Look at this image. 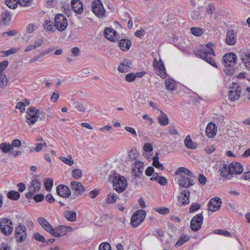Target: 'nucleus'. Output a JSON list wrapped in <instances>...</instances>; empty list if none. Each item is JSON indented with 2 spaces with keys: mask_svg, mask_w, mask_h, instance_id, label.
<instances>
[{
  "mask_svg": "<svg viewBox=\"0 0 250 250\" xmlns=\"http://www.w3.org/2000/svg\"><path fill=\"white\" fill-rule=\"evenodd\" d=\"M0 230L3 234L9 235L13 230L12 221L8 218H1L0 219Z\"/></svg>",
  "mask_w": 250,
  "mask_h": 250,
  "instance_id": "nucleus-6",
  "label": "nucleus"
},
{
  "mask_svg": "<svg viewBox=\"0 0 250 250\" xmlns=\"http://www.w3.org/2000/svg\"><path fill=\"white\" fill-rule=\"evenodd\" d=\"M17 2L16 0H5L6 5L11 9H15L17 6Z\"/></svg>",
  "mask_w": 250,
  "mask_h": 250,
  "instance_id": "nucleus-47",
  "label": "nucleus"
},
{
  "mask_svg": "<svg viewBox=\"0 0 250 250\" xmlns=\"http://www.w3.org/2000/svg\"><path fill=\"white\" fill-rule=\"evenodd\" d=\"M144 169V165L143 162L140 161H136L133 164V168L132 169V174L133 176H134V178L132 179V181L134 182V180H136L135 178H141L142 174L143 172Z\"/></svg>",
  "mask_w": 250,
  "mask_h": 250,
  "instance_id": "nucleus-12",
  "label": "nucleus"
},
{
  "mask_svg": "<svg viewBox=\"0 0 250 250\" xmlns=\"http://www.w3.org/2000/svg\"><path fill=\"white\" fill-rule=\"evenodd\" d=\"M0 148L1 149L2 152L4 153H6L11 150H12L11 145L6 143H2L0 145Z\"/></svg>",
  "mask_w": 250,
  "mask_h": 250,
  "instance_id": "nucleus-41",
  "label": "nucleus"
},
{
  "mask_svg": "<svg viewBox=\"0 0 250 250\" xmlns=\"http://www.w3.org/2000/svg\"><path fill=\"white\" fill-rule=\"evenodd\" d=\"M53 184V181L52 179L48 178L44 180V185L47 191H49L51 190Z\"/></svg>",
  "mask_w": 250,
  "mask_h": 250,
  "instance_id": "nucleus-44",
  "label": "nucleus"
},
{
  "mask_svg": "<svg viewBox=\"0 0 250 250\" xmlns=\"http://www.w3.org/2000/svg\"><path fill=\"white\" fill-rule=\"evenodd\" d=\"M237 57L235 53H228L224 55L222 59L223 64L225 66L224 72L227 75H232L235 69L234 65L236 64Z\"/></svg>",
  "mask_w": 250,
  "mask_h": 250,
  "instance_id": "nucleus-1",
  "label": "nucleus"
},
{
  "mask_svg": "<svg viewBox=\"0 0 250 250\" xmlns=\"http://www.w3.org/2000/svg\"><path fill=\"white\" fill-rule=\"evenodd\" d=\"M160 115L158 117L159 123L163 126L167 125L168 124V119L167 116L162 111L160 110Z\"/></svg>",
  "mask_w": 250,
  "mask_h": 250,
  "instance_id": "nucleus-36",
  "label": "nucleus"
},
{
  "mask_svg": "<svg viewBox=\"0 0 250 250\" xmlns=\"http://www.w3.org/2000/svg\"><path fill=\"white\" fill-rule=\"evenodd\" d=\"M71 3L72 9L75 12L81 14L83 12V4L80 0H71Z\"/></svg>",
  "mask_w": 250,
  "mask_h": 250,
  "instance_id": "nucleus-26",
  "label": "nucleus"
},
{
  "mask_svg": "<svg viewBox=\"0 0 250 250\" xmlns=\"http://www.w3.org/2000/svg\"><path fill=\"white\" fill-rule=\"evenodd\" d=\"M229 174L230 175L240 174L243 171V167L242 165L237 162H233L229 165Z\"/></svg>",
  "mask_w": 250,
  "mask_h": 250,
  "instance_id": "nucleus-21",
  "label": "nucleus"
},
{
  "mask_svg": "<svg viewBox=\"0 0 250 250\" xmlns=\"http://www.w3.org/2000/svg\"><path fill=\"white\" fill-rule=\"evenodd\" d=\"M21 143L20 140L15 139L12 142L11 146L12 147V148L13 149V147H20L21 146Z\"/></svg>",
  "mask_w": 250,
  "mask_h": 250,
  "instance_id": "nucleus-58",
  "label": "nucleus"
},
{
  "mask_svg": "<svg viewBox=\"0 0 250 250\" xmlns=\"http://www.w3.org/2000/svg\"><path fill=\"white\" fill-rule=\"evenodd\" d=\"M18 51V49H17L16 48H12L10 49L9 50H6V51H2V53H3L5 56H8L11 54H14L16 52H17Z\"/></svg>",
  "mask_w": 250,
  "mask_h": 250,
  "instance_id": "nucleus-57",
  "label": "nucleus"
},
{
  "mask_svg": "<svg viewBox=\"0 0 250 250\" xmlns=\"http://www.w3.org/2000/svg\"><path fill=\"white\" fill-rule=\"evenodd\" d=\"M8 65V62L7 61L0 62V86L1 87H5L7 84L6 75L1 72L7 67Z\"/></svg>",
  "mask_w": 250,
  "mask_h": 250,
  "instance_id": "nucleus-17",
  "label": "nucleus"
},
{
  "mask_svg": "<svg viewBox=\"0 0 250 250\" xmlns=\"http://www.w3.org/2000/svg\"><path fill=\"white\" fill-rule=\"evenodd\" d=\"M184 144L188 148L195 149L197 147V144L193 143L189 135L186 137Z\"/></svg>",
  "mask_w": 250,
  "mask_h": 250,
  "instance_id": "nucleus-38",
  "label": "nucleus"
},
{
  "mask_svg": "<svg viewBox=\"0 0 250 250\" xmlns=\"http://www.w3.org/2000/svg\"><path fill=\"white\" fill-rule=\"evenodd\" d=\"M82 171L80 169H74L72 171V176L75 179H79L82 176Z\"/></svg>",
  "mask_w": 250,
  "mask_h": 250,
  "instance_id": "nucleus-48",
  "label": "nucleus"
},
{
  "mask_svg": "<svg viewBox=\"0 0 250 250\" xmlns=\"http://www.w3.org/2000/svg\"><path fill=\"white\" fill-rule=\"evenodd\" d=\"M11 13L5 8H3L0 15V24L3 25H7L11 20Z\"/></svg>",
  "mask_w": 250,
  "mask_h": 250,
  "instance_id": "nucleus-22",
  "label": "nucleus"
},
{
  "mask_svg": "<svg viewBox=\"0 0 250 250\" xmlns=\"http://www.w3.org/2000/svg\"><path fill=\"white\" fill-rule=\"evenodd\" d=\"M39 110L35 107L28 108L26 111V123L28 125H34L39 118Z\"/></svg>",
  "mask_w": 250,
  "mask_h": 250,
  "instance_id": "nucleus-5",
  "label": "nucleus"
},
{
  "mask_svg": "<svg viewBox=\"0 0 250 250\" xmlns=\"http://www.w3.org/2000/svg\"><path fill=\"white\" fill-rule=\"evenodd\" d=\"M56 192L57 194L63 198H68L71 195L70 189L67 186L64 185H59L56 188Z\"/></svg>",
  "mask_w": 250,
  "mask_h": 250,
  "instance_id": "nucleus-16",
  "label": "nucleus"
},
{
  "mask_svg": "<svg viewBox=\"0 0 250 250\" xmlns=\"http://www.w3.org/2000/svg\"><path fill=\"white\" fill-rule=\"evenodd\" d=\"M214 9V5L212 3H210L208 4L206 8V12L208 14L211 15L213 13Z\"/></svg>",
  "mask_w": 250,
  "mask_h": 250,
  "instance_id": "nucleus-63",
  "label": "nucleus"
},
{
  "mask_svg": "<svg viewBox=\"0 0 250 250\" xmlns=\"http://www.w3.org/2000/svg\"><path fill=\"white\" fill-rule=\"evenodd\" d=\"M160 62H161V68L158 70H159V75L161 77V78L163 79H165L166 78V69L165 68L164 64L163 62H162L161 59H160Z\"/></svg>",
  "mask_w": 250,
  "mask_h": 250,
  "instance_id": "nucleus-45",
  "label": "nucleus"
},
{
  "mask_svg": "<svg viewBox=\"0 0 250 250\" xmlns=\"http://www.w3.org/2000/svg\"><path fill=\"white\" fill-rule=\"evenodd\" d=\"M146 216L145 210L140 209L136 211L131 216V224L133 227H137L144 220Z\"/></svg>",
  "mask_w": 250,
  "mask_h": 250,
  "instance_id": "nucleus-9",
  "label": "nucleus"
},
{
  "mask_svg": "<svg viewBox=\"0 0 250 250\" xmlns=\"http://www.w3.org/2000/svg\"><path fill=\"white\" fill-rule=\"evenodd\" d=\"M71 103L75 104V108L80 112H84L86 110V105L79 102H75L74 99H71Z\"/></svg>",
  "mask_w": 250,
  "mask_h": 250,
  "instance_id": "nucleus-39",
  "label": "nucleus"
},
{
  "mask_svg": "<svg viewBox=\"0 0 250 250\" xmlns=\"http://www.w3.org/2000/svg\"><path fill=\"white\" fill-rule=\"evenodd\" d=\"M71 229L72 228L69 227L61 225L57 227L54 229V231L59 232L60 234V236H61L68 233Z\"/></svg>",
  "mask_w": 250,
  "mask_h": 250,
  "instance_id": "nucleus-32",
  "label": "nucleus"
},
{
  "mask_svg": "<svg viewBox=\"0 0 250 250\" xmlns=\"http://www.w3.org/2000/svg\"><path fill=\"white\" fill-rule=\"evenodd\" d=\"M183 173L186 175L195 178L194 174L189 169L184 167H180L178 168L175 172V174L176 175H180V176L182 175V174Z\"/></svg>",
  "mask_w": 250,
  "mask_h": 250,
  "instance_id": "nucleus-30",
  "label": "nucleus"
},
{
  "mask_svg": "<svg viewBox=\"0 0 250 250\" xmlns=\"http://www.w3.org/2000/svg\"><path fill=\"white\" fill-rule=\"evenodd\" d=\"M192 18L194 21H198L202 18L201 13L199 10H195L193 12Z\"/></svg>",
  "mask_w": 250,
  "mask_h": 250,
  "instance_id": "nucleus-53",
  "label": "nucleus"
},
{
  "mask_svg": "<svg viewBox=\"0 0 250 250\" xmlns=\"http://www.w3.org/2000/svg\"><path fill=\"white\" fill-rule=\"evenodd\" d=\"M203 214L199 213L191 219L190 227L192 230L197 231L200 229L203 223Z\"/></svg>",
  "mask_w": 250,
  "mask_h": 250,
  "instance_id": "nucleus-13",
  "label": "nucleus"
},
{
  "mask_svg": "<svg viewBox=\"0 0 250 250\" xmlns=\"http://www.w3.org/2000/svg\"><path fill=\"white\" fill-rule=\"evenodd\" d=\"M104 37L111 42H115L118 39V33L111 27H106L104 32Z\"/></svg>",
  "mask_w": 250,
  "mask_h": 250,
  "instance_id": "nucleus-18",
  "label": "nucleus"
},
{
  "mask_svg": "<svg viewBox=\"0 0 250 250\" xmlns=\"http://www.w3.org/2000/svg\"><path fill=\"white\" fill-rule=\"evenodd\" d=\"M27 236L26 229L24 225L19 223L18 226L15 228L14 237L17 242L22 243Z\"/></svg>",
  "mask_w": 250,
  "mask_h": 250,
  "instance_id": "nucleus-10",
  "label": "nucleus"
},
{
  "mask_svg": "<svg viewBox=\"0 0 250 250\" xmlns=\"http://www.w3.org/2000/svg\"><path fill=\"white\" fill-rule=\"evenodd\" d=\"M99 190L97 189H94L89 193V196L91 199H94L99 195Z\"/></svg>",
  "mask_w": 250,
  "mask_h": 250,
  "instance_id": "nucleus-60",
  "label": "nucleus"
},
{
  "mask_svg": "<svg viewBox=\"0 0 250 250\" xmlns=\"http://www.w3.org/2000/svg\"><path fill=\"white\" fill-rule=\"evenodd\" d=\"M190 31L192 34L195 36H201L204 33L203 29L199 27H191Z\"/></svg>",
  "mask_w": 250,
  "mask_h": 250,
  "instance_id": "nucleus-43",
  "label": "nucleus"
},
{
  "mask_svg": "<svg viewBox=\"0 0 250 250\" xmlns=\"http://www.w3.org/2000/svg\"><path fill=\"white\" fill-rule=\"evenodd\" d=\"M190 191L184 190L181 192L178 197L179 204L180 206H185L189 203Z\"/></svg>",
  "mask_w": 250,
  "mask_h": 250,
  "instance_id": "nucleus-20",
  "label": "nucleus"
},
{
  "mask_svg": "<svg viewBox=\"0 0 250 250\" xmlns=\"http://www.w3.org/2000/svg\"><path fill=\"white\" fill-rule=\"evenodd\" d=\"M241 93V88L239 86L229 91V99L231 102H234L239 99Z\"/></svg>",
  "mask_w": 250,
  "mask_h": 250,
  "instance_id": "nucleus-23",
  "label": "nucleus"
},
{
  "mask_svg": "<svg viewBox=\"0 0 250 250\" xmlns=\"http://www.w3.org/2000/svg\"><path fill=\"white\" fill-rule=\"evenodd\" d=\"M41 184L36 175H34L31 181L30 185L29 187V191L25 194L26 198L31 199L34 194L38 192L41 188Z\"/></svg>",
  "mask_w": 250,
  "mask_h": 250,
  "instance_id": "nucleus-4",
  "label": "nucleus"
},
{
  "mask_svg": "<svg viewBox=\"0 0 250 250\" xmlns=\"http://www.w3.org/2000/svg\"><path fill=\"white\" fill-rule=\"evenodd\" d=\"M63 216L70 222H75L77 219L76 213L73 211H65L63 213Z\"/></svg>",
  "mask_w": 250,
  "mask_h": 250,
  "instance_id": "nucleus-35",
  "label": "nucleus"
},
{
  "mask_svg": "<svg viewBox=\"0 0 250 250\" xmlns=\"http://www.w3.org/2000/svg\"><path fill=\"white\" fill-rule=\"evenodd\" d=\"M7 197L13 200H17L20 197V194L16 191L11 190L7 194Z\"/></svg>",
  "mask_w": 250,
  "mask_h": 250,
  "instance_id": "nucleus-40",
  "label": "nucleus"
},
{
  "mask_svg": "<svg viewBox=\"0 0 250 250\" xmlns=\"http://www.w3.org/2000/svg\"><path fill=\"white\" fill-rule=\"evenodd\" d=\"M165 85L167 90L173 91L176 89L175 81L172 78H168L165 81Z\"/></svg>",
  "mask_w": 250,
  "mask_h": 250,
  "instance_id": "nucleus-34",
  "label": "nucleus"
},
{
  "mask_svg": "<svg viewBox=\"0 0 250 250\" xmlns=\"http://www.w3.org/2000/svg\"><path fill=\"white\" fill-rule=\"evenodd\" d=\"M229 165L228 166L227 164H225L224 162L221 164L219 171L222 177L227 178L229 174Z\"/></svg>",
  "mask_w": 250,
  "mask_h": 250,
  "instance_id": "nucleus-29",
  "label": "nucleus"
},
{
  "mask_svg": "<svg viewBox=\"0 0 250 250\" xmlns=\"http://www.w3.org/2000/svg\"><path fill=\"white\" fill-rule=\"evenodd\" d=\"M155 210L159 213L161 214H167L169 213V208L166 207H162L155 208Z\"/></svg>",
  "mask_w": 250,
  "mask_h": 250,
  "instance_id": "nucleus-52",
  "label": "nucleus"
},
{
  "mask_svg": "<svg viewBox=\"0 0 250 250\" xmlns=\"http://www.w3.org/2000/svg\"><path fill=\"white\" fill-rule=\"evenodd\" d=\"M44 29L48 31L54 32L55 31V22L50 20H45L43 23Z\"/></svg>",
  "mask_w": 250,
  "mask_h": 250,
  "instance_id": "nucleus-33",
  "label": "nucleus"
},
{
  "mask_svg": "<svg viewBox=\"0 0 250 250\" xmlns=\"http://www.w3.org/2000/svg\"><path fill=\"white\" fill-rule=\"evenodd\" d=\"M192 177H186L181 175L178 179V183L182 188H189L194 185V180Z\"/></svg>",
  "mask_w": 250,
  "mask_h": 250,
  "instance_id": "nucleus-15",
  "label": "nucleus"
},
{
  "mask_svg": "<svg viewBox=\"0 0 250 250\" xmlns=\"http://www.w3.org/2000/svg\"><path fill=\"white\" fill-rule=\"evenodd\" d=\"M131 64L129 61L124 60L118 66V70L122 73L127 72L130 68Z\"/></svg>",
  "mask_w": 250,
  "mask_h": 250,
  "instance_id": "nucleus-28",
  "label": "nucleus"
},
{
  "mask_svg": "<svg viewBox=\"0 0 250 250\" xmlns=\"http://www.w3.org/2000/svg\"><path fill=\"white\" fill-rule=\"evenodd\" d=\"M200 208L201 206L200 204L196 203L192 204L189 208V211L190 213L194 212L199 209Z\"/></svg>",
  "mask_w": 250,
  "mask_h": 250,
  "instance_id": "nucleus-55",
  "label": "nucleus"
},
{
  "mask_svg": "<svg viewBox=\"0 0 250 250\" xmlns=\"http://www.w3.org/2000/svg\"><path fill=\"white\" fill-rule=\"evenodd\" d=\"M109 178L112 181L114 189L118 192L121 193L126 189L127 183L125 177L114 173L109 176Z\"/></svg>",
  "mask_w": 250,
  "mask_h": 250,
  "instance_id": "nucleus-3",
  "label": "nucleus"
},
{
  "mask_svg": "<svg viewBox=\"0 0 250 250\" xmlns=\"http://www.w3.org/2000/svg\"><path fill=\"white\" fill-rule=\"evenodd\" d=\"M190 239V237L187 234H182L179 239L177 241L176 243L175 244V247L176 248H178L182 245H184Z\"/></svg>",
  "mask_w": 250,
  "mask_h": 250,
  "instance_id": "nucleus-31",
  "label": "nucleus"
},
{
  "mask_svg": "<svg viewBox=\"0 0 250 250\" xmlns=\"http://www.w3.org/2000/svg\"><path fill=\"white\" fill-rule=\"evenodd\" d=\"M91 10L98 18H103L105 14L101 0H93L91 4Z\"/></svg>",
  "mask_w": 250,
  "mask_h": 250,
  "instance_id": "nucleus-8",
  "label": "nucleus"
},
{
  "mask_svg": "<svg viewBox=\"0 0 250 250\" xmlns=\"http://www.w3.org/2000/svg\"><path fill=\"white\" fill-rule=\"evenodd\" d=\"M198 181L202 185H205L207 182V178L203 174H200L198 177Z\"/></svg>",
  "mask_w": 250,
  "mask_h": 250,
  "instance_id": "nucleus-62",
  "label": "nucleus"
},
{
  "mask_svg": "<svg viewBox=\"0 0 250 250\" xmlns=\"http://www.w3.org/2000/svg\"><path fill=\"white\" fill-rule=\"evenodd\" d=\"M237 41V34L234 30H229L227 33L226 42L229 45H234Z\"/></svg>",
  "mask_w": 250,
  "mask_h": 250,
  "instance_id": "nucleus-24",
  "label": "nucleus"
},
{
  "mask_svg": "<svg viewBox=\"0 0 250 250\" xmlns=\"http://www.w3.org/2000/svg\"><path fill=\"white\" fill-rule=\"evenodd\" d=\"M136 78V75L133 73H129L125 76V80L128 82H132L134 81Z\"/></svg>",
  "mask_w": 250,
  "mask_h": 250,
  "instance_id": "nucleus-54",
  "label": "nucleus"
},
{
  "mask_svg": "<svg viewBox=\"0 0 250 250\" xmlns=\"http://www.w3.org/2000/svg\"><path fill=\"white\" fill-rule=\"evenodd\" d=\"M117 199V196L116 194L113 193H109L107 195V198L106 199V201L108 204H113L115 203Z\"/></svg>",
  "mask_w": 250,
  "mask_h": 250,
  "instance_id": "nucleus-42",
  "label": "nucleus"
},
{
  "mask_svg": "<svg viewBox=\"0 0 250 250\" xmlns=\"http://www.w3.org/2000/svg\"><path fill=\"white\" fill-rule=\"evenodd\" d=\"M241 59L242 62L245 64V65L250 63V52L248 51H242L240 52Z\"/></svg>",
  "mask_w": 250,
  "mask_h": 250,
  "instance_id": "nucleus-37",
  "label": "nucleus"
},
{
  "mask_svg": "<svg viewBox=\"0 0 250 250\" xmlns=\"http://www.w3.org/2000/svg\"><path fill=\"white\" fill-rule=\"evenodd\" d=\"M99 250H111V247L108 242H103L100 245Z\"/></svg>",
  "mask_w": 250,
  "mask_h": 250,
  "instance_id": "nucleus-50",
  "label": "nucleus"
},
{
  "mask_svg": "<svg viewBox=\"0 0 250 250\" xmlns=\"http://www.w3.org/2000/svg\"><path fill=\"white\" fill-rule=\"evenodd\" d=\"M222 205V201L218 197L211 198L208 204L209 211L215 212L220 209Z\"/></svg>",
  "mask_w": 250,
  "mask_h": 250,
  "instance_id": "nucleus-14",
  "label": "nucleus"
},
{
  "mask_svg": "<svg viewBox=\"0 0 250 250\" xmlns=\"http://www.w3.org/2000/svg\"><path fill=\"white\" fill-rule=\"evenodd\" d=\"M144 149L146 152H151L153 150L152 145L150 143H146L144 146Z\"/></svg>",
  "mask_w": 250,
  "mask_h": 250,
  "instance_id": "nucleus-64",
  "label": "nucleus"
},
{
  "mask_svg": "<svg viewBox=\"0 0 250 250\" xmlns=\"http://www.w3.org/2000/svg\"><path fill=\"white\" fill-rule=\"evenodd\" d=\"M118 44L122 51H127L131 47V42L128 39H121L120 40Z\"/></svg>",
  "mask_w": 250,
  "mask_h": 250,
  "instance_id": "nucleus-27",
  "label": "nucleus"
},
{
  "mask_svg": "<svg viewBox=\"0 0 250 250\" xmlns=\"http://www.w3.org/2000/svg\"><path fill=\"white\" fill-rule=\"evenodd\" d=\"M38 222L44 229L53 235L54 237H60L59 233L57 231H54V229L52 226L44 217L39 218Z\"/></svg>",
  "mask_w": 250,
  "mask_h": 250,
  "instance_id": "nucleus-11",
  "label": "nucleus"
},
{
  "mask_svg": "<svg viewBox=\"0 0 250 250\" xmlns=\"http://www.w3.org/2000/svg\"><path fill=\"white\" fill-rule=\"evenodd\" d=\"M213 46V43L208 42L206 44V47L208 49V50L205 48L198 50L197 51L195 54L196 56L206 61L213 67L217 68V65H216L215 61L213 60L212 57L210 56V55L215 56V52L212 49Z\"/></svg>",
  "mask_w": 250,
  "mask_h": 250,
  "instance_id": "nucleus-2",
  "label": "nucleus"
},
{
  "mask_svg": "<svg viewBox=\"0 0 250 250\" xmlns=\"http://www.w3.org/2000/svg\"><path fill=\"white\" fill-rule=\"evenodd\" d=\"M60 159L64 163L70 166H72L74 164V161L72 159V157L70 155L68 156V157L67 158L61 157H60Z\"/></svg>",
  "mask_w": 250,
  "mask_h": 250,
  "instance_id": "nucleus-46",
  "label": "nucleus"
},
{
  "mask_svg": "<svg viewBox=\"0 0 250 250\" xmlns=\"http://www.w3.org/2000/svg\"><path fill=\"white\" fill-rule=\"evenodd\" d=\"M214 232L216 234L223 235L227 237H232L231 234L228 231L225 230L215 229L214 230Z\"/></svg>",
  "mask_w": 250,
  "mask_h": 250,
  "instance_id": "nucleus-51",
  "label": "nucleus"
},
{
  "mask_svg": "<svg viewBox=\"0 0 250 250\" xmlns=\"http://www.w3.org/2000/svg\"><path fill=\"white\" fill-rule=\"evenodd\" d=\"M138 156V153L136 150L132 149L129 152L128 157L130 161L135 160Z\"/></svg>",
  "mask_w": 250,
  "mask_h": 250,
  "instance_id": "nucleus-49",
  "label": "nucleus"
},
{
  "mask_svg": "<svg viewBox=\"0 0 250 250\" xmlns=\"http://www.w3.org/2000/svg\"><path fill=\"white\" fill-rule=\"evenodd\" d=\"M55 27L59 31H63L65 30L68 22L66 18L62 14H57L54 18Z\"/></svg>",
  "mask_w": 250,
  "mask_h": 250,
  "instance_id": "nucleus-7",
  "label": "nucleus"
},
{
  "mask_svg": "<svg viewBox=\"0 0 250 250\" xmlns=\"http://www.w3.org/2000/svg\"><path fill=\"white\" fill-rule=\"evenodd\" d=\"M32 197L36 202H41L44 198V195L42 194H37L35 196L34 195Z\"/></svg>",
  "mask_w": 250,
  "mask_h": 250,
  "instance_id": "nucleus-59",
  "label": "nucleus"
},
{
  "mask_svg": "<svg viewBox=\"0 0 250 250\" xmlns=\"http://www.w3.org/2000/svg\"><path fill=\"white\" fill-rule=\"evenodd\" d=\"M217 131L216 125L212 122L208 123L206 127V133L207 136L212 138L215 136Z\"/></svg>",
  "mask_w": 250,
  "mask_h": 250,
  "instance_id": "nucleus-25",
  "label": "nucleus"
},
{
  "mask_svg": "<svg viewBox=\"0 0 250 250\" xmlns=\"http://www.w3.org/2000/svg\"><path fill=\"white\" fill-rule=\"evenodd\" d=\"M70 186L72 189L79 196L82 195L86 191L85 188L80 182L72 181Z\"/></svg>",
  "mask_w": 250,
  "mask_h": 250,
  "instance_id": "nucleus-19",
  "label": "nucleus"
},
{
  "mask_svg": "<svg viewBox=\"0 0 250 250\" xmlns=\"http://www.w3.org/2000/svg\"><path fill=\"white\" fill-rule=\"evenodd\" d=\"M157 182L162 186H166L167 184V179L164 176H160Z\"/></svg>",
  "mask_w": 250,
  "mask_h": 250,
  "instance_id": "nucleus-61",
  "label": "nucleus"
},
{
  "mask_svg": "<svg viewBox=\"0 0 250 250\" xmlns=\"http://www.w3.org/2000/svg\"><path fill=\"white\" fill-rule=\"evenodd\" d=\"M34 238L35 240L41 242H44L45 241L44 237L39 233H35L34 234Z\"/></svg>",
  "mask_w": 250,
  "mask_h": 250,
  "instance_id": "nucleus-56",
  "label": "nucleus"
}]
</instances>
